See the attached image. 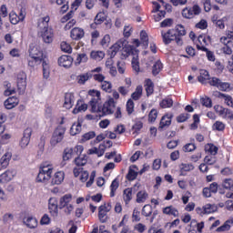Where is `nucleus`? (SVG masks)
I'll use <instances>...</instances> for the list:
<instances>
[{
  "mask_svg": "<svg viewBox=\"0 0 233 233\" xmlns=\"http://www.w3.org/2000/svg\"><path fill=\"white\" fill-rule=\"evenodd\" d=\"M126 110L128 116H131V114L134 113V101L132 99L127 100L126 105Z\"/></svg>",
  "mask_w": 233,
  "mask_h": 233,
  "instance_id": "338daca9",
  "label": "nucleus"
},
{
  "mask_svg": "<svg viewBox=\"0 0 233 233\" xmlns=\"http://www.w3.org/2000/svg\"><path fill=\"white\" fill-rule=\"evenodd\" d=\"M158 114L159 112H157V109H151L148 114V123H156V119H157Z\"/></svg>",
  "mask_w": 233,
  "mask_h": 233,
  "instance_id": "864d4df0",
  "label": "nucleus"
},
{
  "mask_svg": "<svg viewBox=\"0 0 233 233\" xmlns=\"http://www.w3.org/2000/svg\"><path fill=\"white\" fill-rule=\"evenodd\" d=\"M27 63L28 66H31V68H35V66H38V65H41L42 63L43 76L45 79L50 77V65L48 64V60H46L45 53H43V50L39 49V47L32 46L29 47Z\"/></svg>",
  "mask_w": 233,
  "mask_h": 233,
  "instance_id": "f03ea898",
  "label": "nucleus"
},
{
  "mask_svg": "<svg viewBox=\"0 0 233 233\" xmlns=\"http://www.w3.org/2000/svg\"><path fill=\"white\" fill-rule=\"evenodd\" d=\"M119 50H122L121 59H127L129 56H137V49L134 46H125V42L117 41L108 50L110 57H116Z\"/></svg>",
  "mask_w": 233,
  "mask_h": 233,
  "instance_id": "423d86ee",
  "label": "nucleus"
},
{
  "mask_svg": "<svg viewBox=\"0 0 233 233\" xmlns=\"http://www.w3.org/2000/svg\"><path fill=\"white\" fill-rule=\"evenodd\" d=\"M94 137H96V132L89 131L82 136L81 141L85 143L90 141V139H94Z\"/></svg>",
  "mask_w": 233,
  "mask_h": 233,
  "instance_id": "680f3d73",
  "label": "nucleus"
},
{
  "mask_svg": "<svg viewBox=\"0 0 233 233\" xmlns=\"http://www.w3.org/2000/svg\"><path fill=\"white\" fill-rule=\"evenodd\" d=\"M48 208L51 216H57L59 205L57 204V198H51L48 201Z\"/></svg>",
  "mask_w": 233,
  "mask_h": 233,
  "instance_id": "aec40b11",
  "label": "nucleus"
},
{
  "mask_svg": "<svg viewBox=\"0 0 233 233\" xmlns=\"http://www.w3.org/2000/svg\"><path fill=\"white\" fill-rule=\"evenodd\" d=\"M180 170V176H187V172H192L194 170L195 167L192 164H185L182 163L179 167Z\"/></svg>",
  "mask_w": 233,
  "mask_h": 233,
  "instance_id": "2f4dec72",
  "label": "nucleus"
},
{
  "mask_svg": "<svg viewBox=\"0 0 233 233\" xmlns=\"http://www.w3.org/2000/svg\"><path fill=\"white\" fill-rule=\"evenodd\" d=\"M72 201V195L66 194L60 198L59 208H65Z\"/></svg>",
  "mask_w": 233,
  "mask_h": 233,
  "instance_id": "e433bc0d",
  "label": "nucleus"
},
{
  "mask_svg": "<svg viewBox=\"0 0 233 233\" xmlns=\"http://www.w3.org/2000/svg\"><path fill=\"white\" fill-rule=\"evenodd\" d=\"M74 157V149L66 147L63 153V161H69Z\"/></svg>",
  "mask_w": 233,
  "mask_h": 233,
  "instance_id": "8fccbe9b",
  "label": "nucleus"
},
{
  "mask_svg": "<svg viewBox=\"0 0 233 233\" xmlns=\"http://www.w3.org/2000/svg\"><path fill=\"white\" fill-rule=\"evenodd\" d=\"M89 79H92V72L84 73L76 76L78 85H85Z\"/></svg>",
  "mask_w": 233,
  "mask_h": 233,
  "instance_id": "c85d7f7f",
  "label": "nucleus"
},
{
  "mask_svg": "<svg viewBox=\"0 0 233 233\" xmlns=\"http://www.w3.org/2000/svg\"><path fill=\"white\" fill-rule=\"evenodd\" d=\"M123 199L126 203V205H128L130 201H132V188L127 187L123 192Z\"/></svg>",
  "mask_w": 233,
  "mask_h": 233,
  "instance_id": "a19ab883",
  "label": "nucleus"
},
{
  "mask_svg": "<svg viewBox=\"0 0 233 233\" xmlns=\"http://www.w3.org/2000/svg\"><path fill=\"white\" fill-rule=\"evenodd\" d=\"M10 159H12V153L6 152L1 158H0V166L1 168H7L8 165H10Z\"/></svg>",
  "mask_w": 233,
  "mask_h": 233,
  "instance_id": "cd10ccee",
  "label": "nucleus"
},
{
  "mask_svg": "<svg viewBox=\"0 0 233 233\" xmlns=\"http://www.w3.org/2000/svg\"><path fill=\"white\" fill-rule=\"evenodd\" d=\"M163 214L166 216H173V218H179V210H177L174 206H167L163 208Z\"/></svg>",
  "mask_w": 233,
  "mask_h": 233,
  "instance_id": "b1692460",
  "label": "nucleus"
},
{
  "mask_svg": "<svg viewBox=\"0 0 233 233\" xmlns=\"http://www.w3.org/2000/svg\"><path fill=\"white\" fill-rule=\"evenodd\" d=\"M190 119V114L188 113H182L177 116V123H185Z\"/></svg>",
  "mask_w": 233,
  "mask_h": 233,
  "instance_id": "0e129e2a",
  "label": "nucleus"
},
{
  "mask_svg": "<svg viewBox=\"0 0 233 233\" xmlns=\"http://www.w3.org/2000/svg\"><path fill=\"white\" fill-rule=\"evenodd\" d=\"M70 37L73 41H81L85 37V29L81 27H74L70 31Z\"/></svg>",
  "mask_w": 233,
  "mask_h": 233,
  "instance_id": "f3484780",
  "label": "nucleus"
},
{
  "mask_svg": "<svg viewBox=\"0 0 233 233\" xmlns=\"http://www.w3.org/2000/svg\"><path fill=\"white\" fill-rule=\"evenodd\" d=\"M94 21H95L96 25H103V23H105V21H106V15L105 14V12H99L95 16Z\"/></svg>",
  "mask_w": 233,
  "mask_h": 233,
  "instance_id": "37998d69",
  "label": "nucleus"
},
{
  "mask_svg": "<svg viewBox=\"0 0 233 233\" xmlns=\"http://www.w3.org/2000/svg\"><path fill=\"white\" fill-rule=\"evenodd\" d=\"M50 16L46 15L37 21V35L41 37L46 45L54 43V28L50 26Z\"/></svg>",
  "mask_w": 233,
  "mask_h": 233,
  "instance_id": "39448f33",
  "label": "nucleus"
},
{
  "mask_svg": "<svg viewBox=\"0 0 233 233\" xmlns=\"http://www.w3.org/2000/svg\"><path fill=\"white\" fill-rule=\"evenodd\" d=\"M53 170L54 167H52V165L46 163L42 164L39 169V173L36 177L37 183H46L50 181Z\"/></svg>",
  "mask_w": 233,
  "mask_h": 233,
  "instance_id": "0eeeda50",
  "label": "nucleus"
},
{
  "mask_svg": "<svg viewBox=\"0 0 233 233\" xmlns=\"http://www.w3.org/2000/svg\"><path fill=\"white\" fill-rule=\"evenodd\" d=\"M82 126L81 123L73 124L70 128L71 136H77V134H81Z\"/></svg>",
  "mask_w": 233,
  "mask_h": 233,
  "instance_id": "603ef678",
  "label": "nucleus"
},
{
  "mask_svg": "<svg viewBox=\"0 0 233 233\" xmlns=\"http://www.w3.org/2000/svg\"><path fill=\"white\" fill-rule=\"evenodd\" d=\"M110 188V198L116 197V192H117V188H119V178L116 177L109 187Z\"/></svg>",
  "mask_w": 233,
  "mask_h": 233,
  "instance_id": "7c9ffc66",
  "label": "nucleus"
},
{
  "mask_svg": "<svg viewBox=\"0 0 233 233\" xmlns=\"http://www.w3.org/2000/svg\"><path fill=\"white\" fill-rule=\"evenodd\" d=\"M87 109L88 105H86L83 99H78L75 108L73 109V114H79V112H86Z\"/></svg>",
  "mask_w": 233,
  "mask_h": 233,
  "instance_id": "5701e85b",
  "label": "nucleus"
},
{
  "mask_svg": "<svg viewBox=\"0 0 233 233\" xmlns=\"http://www.w3.org/2000/svg\"><path fill=\"white\" fill-rule=\"evenodd\" d=\"M141 96H143V86L139 85L136 87L135 92L132 93L131 98L134 101H139Z\"/></svg>",
  "mask_w": 233,
  "mask_h": 233,
  "instance_id": "473e14b6",
  "label": "nucleus"
},
{
  "mask_svg": "<svg viewBox=\"0 0 233 233\" xmlns=\"http://www.w3.org/2000/svg\"><path fill=\"white\" fill-rule=\"evenodd\" d=\"M187 35V29L185 25L178 24L174 28L167 31H161V37L164 45H170V43H176L177 46H183L185 41L183 37Z\"/></svg>",
  "mask_w": 233,
  "mask_h": 233,
  "instance_id": "7ed1b4c3",
  "label": "nucleus"
},
{
  "mask_svg": "<svg viewBox=\"0 0 233 233\" xmlns=\"http://www.w3.org/2000/svg\"><path fill=\"white\" fill-rule=\"evenodd\" d=\"M233 225V220H227L222 226L217 228V232H228Z\"/></svg>",
  "mask_w": 233,
  "mask_h": 233,
  "instance_id": "c9c22d12",
  "label": "nucleus"
},
{
  "mask_svg": "<svg viewBox=\"0 0 233 233\" xmlns=\"http://www.w3.org/2000/svg\"><path fill=\"white\" fill-rule=\"evenodd\" d=\"M198 83L201 85H209L210 86H215L221 92H230V83L223 82L221 79L216 76L210 77V73L208 70L201 69L200 75L198 76Z\"/></svg>",
  "mask_w": 233,
  "mask_h": 233,
  "instance_id": "20e7f679",
  "label": "nucleus"
},
{
  "mask_svg": "<svg viewBox=\"0 0 233 233\" xmlns=\"http://www.w3.org/2000/svg\"><path fill=\"white\" fill-rule=\"evenodd\" d=\"M106 151V146L105 144H100L97 147H93L87 150L88 156H92L94 154L97 155V157H103L105 156V152Z\"/></svg>",
  "mask_w": 233,
  "mask_h": 233,
  "instance_id": "a211bd4d",
  "label": "nucleus"
},
{
  "mask_svg": "<svg viewBox=\"0 0 233 233\" xmlns=\"http://www.w3.org/2000/svg\"><path fill=\"white\" fill-rule=\"evenodd\" d=\"M101 88L104 92L107 94H112V83L108 81H103L101 84Z\"/></svg>",
  "mask_w": 233,
  "mask_h": 233,
  "instance_id": "5fc2aeb1",
  "label": "nucleus"
},
{
  "mask_svg": "<svg viewBox=\"0 0 233 233\" xmlns=\"http://www.w3.org/2000/svg\"><path fill=\"white\" fill-rule=\"evenodd\" d=\"M4 105L7 110H12L19 105V98L17 96H10L5 102Z\"/></svg>",
  "mask_w": 233,
  "mask_h": 233,
  "instance_id": "412c9836",
  "label": "nucleus"
},
{
  "mask_svg": "<svg viewBox=\"0 0 233 233\" xmlns=\"http://www.w3.org/2000/svg\"><path fill=\"white\" fill-rule=\"evenodd\" d=\"M137 177V172L136 170L129 168L128 173L127 175V179L128 181H134Z\"/></svg>",
  "mask_w": 233,
  "mask_h": 233,
  "instance_id": "774afa93",
  "label": "nucleus"
},
{
  "mask_svg": "<svg viewBox=\"0 0 233 233\" xmlns=\"http://www.w3.org/2000/svg\"><path fill=\"white\" fill-rule=\"evenodd\" d=\"M26 17V13L23 11V9L20 10L19 14H15V11H11L9 13V21L11 25H18V23H23Z\"/></svg>",
  "mask_w": 233,
  "mask_h": 233,
  "instance_id": "9d476101",
  "label": "nucleus"
},
{
  "mask_svg": "<svg viewBox=\"0 0 233 233\" xmlns=\"http://www.w3.org/2000/svg\"><path fill=\"white\" fill-rule=\"evenodd\" d=\"M32 127H27L24 130L23 137L20 140L21 148H26L30 145V139L32 137Z\"/></svg>",
  "mask_w": 233,
  "mask_h": 233,
  "instance_id": "f8f14e48",
  "label": "nucleus"
},
{
  "mask_svg": "<svg viewBox=\"0 0 233 233\" xmlns=\"http://www.w3.org/2000/svg\"><path fill=\"white\" fill-rule=\"evenodd\" d=\"M208 188L212 194H218V190L219 194H225V190H223V189H221V187H219V185L218 184V182L211 183L209 185Z\"/></svg>",
  "mask_w": 233,
  "mask_h": 233,
  "instance_id": "a18cd8bd",
  "label": "nucleus"
},
{
  "mask_svg": "<svg viewBox=\"0 0 233 233\" xmlns=\"http://www.w3.org/2000/svg\"><path fill=\"white\" fill-rule=\"evenodd\" d=\"M153 210L154 209L152 208V206L145 205L142 208V215H144L145 218H150V216H152Z\"/></svg>",
  "mask_w": 233,
  "mask_h": 233,
  "instance_id": "13d9d810",
  "label": "nucleus"
},
{
  "mask_svg": "<svg viewBox=\"0 0 233 233\" xmlns=\"http://www.w3.org/2000/svg\"><path fill=\"white\" fill-rule=\"evenodd\" d=\"M12 179H14V172L10 170H6L0 175V183H10Z\"/></svg>",
  "mask_w": 233,
  "mask_h": 233,
  "instance_id": "a878e982",
  "label": "nucleus"
},
{
  "mask_svg": "<svg viewBox=\"0 0 233 233\" xmlns=\"http://www.w3.org/2000/svg\"><path fill=\"white\" fill-rule=\"evenodd\" d=\"M89 106L91 108V112L96 113L98 112L100 114V117H105L106 116H112L116 110V100L114 98L109 97L102 106L101 105V92L90 89L88 91Z\"/></svg>",
  "mask_w": 233,
  "mask_h": 233,
  "instance_id": "f257e3e1",
  "label": "nucleus"
},
{
  "mask_svg": "<svg viewBox=\"0 0 233 233\" xmlns=\"http://www.w3.org/2000/svg\"><path fill=\"white\" fill-rule=\"evenodd\" d=\"M172 117H174V115L170 113H167L161 117L159 126H158L159 132H161L162 130H165V128H168L170 125H172Z\"/></svg>",
  "mask_w": 233,
  "mask_h": 233,
  "instance_id": "9b49d317",
  "label": "nucleus"
},
{
  "mask_svg": "<svg viewBox=\"0 0 233 233\" xmlns=\"http://www.w3.org/2000/svg\"><path fill=\"white\" fill-rule=\"evenodd\" d=\"M198 148V146H196V139L190 138V142L187 143L183 146L182 150L183 152H194Z\"/></svg>",
  "mask_w": 233,
  "mask_h": 233,
  "instance_id": "c756f323",
  "label": "nucleus"
},
{
  "mask_svg": "<svg viewBox=\"0 0 233 233\" xmlns=\"http://www.w3.org/2000/svg\"><path fill=\"white\" fill-rule=\"evenodd\" d=\"M74 103H76V96L74 93L67 92L64 96V104L63 107L66 108V110H70L72 106H74Z\"/></svg>",
  "mask_w": 233,
  "mask_h": 233,
  "instance_id": "4468645a",
  "label": "nucleus"
},
{
  "mask_svg": "<svg viewBox=\"0 0 233 233\" xmlns=\"http://www.w3.org/2000/svg\"><path fill=\"white\" fill-rule=\"evenodd\" d=\"M154 82L150 78H146L144 81V88L146 90V95L150 97L154 94Z\"/></svg>",
  "mask_w": 233,
  "mask_h": 233,
  "instance_id": "4be33fe9",
  "label": "nucleus"
},
{
  "mask_svg": "<svg viewBox=\"0 0 233 233\" xmlns=\"http://www.w3.org/2000/svg\"><path fill=\"white\" fill-rule=\"evenodd\" d=\"M4 86L5 90L4 91V96H12V94H15V88H12V84L10 82L5 81L4 82Z\"/></svg>",
  "mask_w": 233,
  "mask_h": 233,
  "instance_id": "ea45409f",
  "label": "nucleus"
},
{
  "mask_svg": "<svg viewBox=\"0 0 233 233\" xmlns=\"http://www.w3.org/2000/svg\"><path fill=\"white\" fill-rule=\"evenodd\" d=\"M148 199V193L147 190H140L137 194V203H145Z\"/></svg>",
  "mask_w": 233,
  "mask_h": 233,
  "instance_id": "f704fd0d",
  "label": "nucleus"
},
{
  "mask_svg": "<svg viewBox=\"0 0 233 233\" xmlns=\"http://www.w3.org/2000/svg\"><path fill=\"white\" fill-rule=\"evenodd\" d=\"M225 123L221 121H216L213 124V130H217V132H224L225 131Z\"/></svg>",
  "mask_w": 233,
  "mask_h": 233,
  "instance_id": "052dcab7",
  "label": "nucleus"
},
{
  "mask_svg": "<svg viewBox=\"0 0 233 233\" xmlns=\"http://www.w3.org/2000/svg\"><path fill=\"white\" fill-rule=\"evenodd\" d=\"M24 223L28 227V228H35V227H37V219L34 217H28L24 219Z\"/></svg>",
  "mask_w": 233,
  "mask_h": 233,
  "instance_id": "58836bf2",
  "label": "nucleus"
},
{
  "mask_svg": "<svg viewBox=\"0 0 233 233\" xmlns=\"http://www.w3.org/2000/svg\"><path fill=\"white\" fill-rule=\"evenodd\" d=\"M218 211V206L214 204H206L204 206V214H214Z\"/></svg>",
  "mask_w": 233,
  "mask_h": 233,
  "instance_id": "09e8293b",
  "label": "nucleus"
},
{
  "mask_svg": "<svg viewBox=\"0 0 233 233\" xmlns=\"http://www.w3.org/2000/svg\"><path fill=\"white\" fill-rule=\"evenodd\" d=\"M86 163H87L86 156L77 157L75 158V165H76V167H85Z\"/></svg>",
  "mask_w": 233,
  "mask_h": 233,
  "instance_id": "4d7b16f0",
  "label": "nucleus"
},
{
  "mask_svg": "<svg viewBox=\"0 0 233 233\" xmlns=\"http://www.w3.org/2000/svg\"><path fill=\"white\" fill-rule=\"evenodd\" d=\"M110 41V35H105L100 41V46H102L103 48H108Z\"/></svg>",
  "mask_w": 233,
  "mask_h": 233,
  "instance_id": "6e6d98bb",
  "label": "nucleus"
},
{
  "mask_svg": "<svg viewBox=\"0 0 233 233\" xmlns=\"http://www.w3.org/2000/svg\"><path fill=\"white\" fill-rule=\"evenodd\" d=\"M73 63L74 58L70 56L63 55L58 58L59 66H63L64 68H70Z\"/></svg>",
  "mask_w": 233,
  "mask_h": 233,
  "instance_id": "6ab92c4d",
  "label": "nucleus"
},
{
  "mask_svg": "<svg viewBox=\"0 0 233 233\" xmlns=\"http://www.w3.org/2000/svg\"><path fill=\"white\" fill-rule=\"evenodd\" d=\"M219 116H222L224 119H229V121H233V112L228 108H225L223 106L218 110Z\"/></svg>",
  "mask_w": 233,
  "mask_h": 233,
  "instance_id": "bb28decb",
  "label": "nucleus"
},
{
  "mask_svg": "<svg viewBox=\"0 0 233 233\" xmlns=\"http://www.w3.org/2000/svg\"><path fill=\"white\" fill-rule=\"evenodd\" d=\"M91 59H94L95 61H102V59H105V52L103 51H92L90 54Z\"/></svg>",
  "mask_w": 233,
  "mask_h": 233,
  "instance_id": "4c0bfd02",
  "label": "nucleus"
},
{
  "mask_svg": "<svg viewBox=\"0 0 233 233\" xmlns=\"http://www.w3.org/2000/svg\"><path fill=\"white\" fill-rule=\"evenodd\" d=\"M160 108H172L174 106V100L172 98H164L160 103H159Z\"/></svg>",
  "mask_w": 233,
  "mask_h": 233,
  "instance_id": "c03bdc74",
  "label": "nucleus"
},
{
  "mask_svg": "<svg viewBox=\"0 0 233 233\" xmlns=\"http://www.w3.org/2000/svg\"><path fill=\"white\" fill-rule=\"evenodd\" d=\"M140 42L144 48H148V34L145 30L140 32Z\"/></svg>",
  "mask_w": 233,
  "mask_h": 233,
  "instance_id": "79ce46f5",
  "label": "nucleus"
},
{
  "mask_svg": "<svg viewBox=\"0 0 233 233\" xmlns=\"http://www.w3.org/2000/svg\"><path fill=\"white\" fill-rule=\"evenodd\" d=\"M17 90L18 94H25V90H26V75L22 73L17 76Z\"/></svg>",
  "mask_w": 233,
  "mask_h": 233,
  "instance_id": "dca6fc26",
  "label": "nucleus"
},
{
  "mask_svg": "<svg viewBox=\"0 0 233 233\" xmlns=\"http://www.w3.org/2000/svg\"><path fill=\"white\" fill-rule=\"evenodd\" d=\"M218 97L220 99H224L226 105H228V106H231L233 108V99H232V96H230L228 95H226V94H223L221 92H218Z\"/></svg>",
  "mask_w": 233,
  "mask_h": 233,
  "instance_id": "49530a36",
  "label": "nucleus"
},
{
  "mask_svg": "<svg viewBox=\"0 0 233 233\" xmlns=\"http://www.w3.org/2000/svg\"><path fill=\"white\" fill-rule=\"evenodd\" d=\"M201 14V7L195 5L192 7H186L182 10V15L186 19H194L195 15H199Z\"/></svg>",
  "mask_w": 233,
  "mask_h": 233,
  "instance_id": "1a4fd4ad",
  "label": "nucleus"
},
{
  "mask_svg": "<svg viewBox=\"0 0 233 233\" xmlns=\"http://www.w3.org/2000/svg\"><path fill=\"white\" fill-rule=\"evenodd\" d=\"M65 181V172L57 171L52 177L51 184L52 185H61Z\"/></svg>",
  "mask_w": 233,
  "mask_h": 233,
  "instance_id": "393cba45",
  "label": "nucleus"
},
{
  "mask_svg": "<svg viewBox=\"0 0 233 233\" xmlns=\"http://www.w3.org/2000/svg\"><path fill=\"white\" fill-rule=\"evenodd\" d=\"M66 132V127L63 126H58L55 128L51 139H50V145L51 147H57L59 143L65 139V134Z\"/></svg>",
  "mask_w": 233,
  "mask_h": 233,
  "instance_id": "6e6552de",
  "label": "nucleus"
},
{
  "mask_svg": "<svg viewBox=\"0 0 233 233\" xmlns=\"http://www.w3.org/2000/svg\"><path fill=\"white\" fill-rule=\"evenodd\" d=\"M163 70V63H161L159 60H157L152 67V74L153 76H157L159 75V72Z\"/></svg>",
  "mask_w": 233,
  "mask_h": 233,
  "instance_id": "de8ad7c7",
  "label": "nucleus"
},
{
  "mask_svg": "<svg viewBox=\"0 0 233 233\" xmlns=\"http://www.w3.org/2000/svg\"><path fill=\"white\" fill-rule=\"evenodd\" d=\"M200 103L203 106L207 108H212V99L208 96L201 97Z\"/></svg>",
  "mask_w": 233,
  "mask_h": 233,
  "instance_id": "e2e57ef3",
  "label": "nucleus"
},
{
  "mask_svg": "<svg viewBox=\"0 0 233 233\" xmlns=\"http://www.w3.org/2000/svg\"><path fill=\"white\" fill-rule=\"evenodd\" d=\"M138 54H139V50H137V55H133L134 56L131 61L132 68L135 72H137V74H139L140 72L139 57L137 56Z\"/></svg>",
  "mask_w": 233,
  "mask_h": 233,
  "instance_id": "72a5a7b5",
  "label": "nucleus"
},
{
  "mask_svg": "<svg viewBox=\"0 0 233 233\" xmlns=\"http://www.w3.org/2000/svg\"><path fill=\"white\" fill-rule=\"evenodd\" d=\"M60 48L66 54H72V46L65 41L61 42Z\"/></svg>",
  "mask_w": 233,
  "mask_h": 233,
  "instance_id": "bf43d9fd",
  "label": "nucleus"
},
{
  "mask_svg": "<svg viewBox=\"0 0 233 233\" xmlns=\"http://www.w3.org/2000/svg\"><path fill=\"white\" fill-rule=\"evenodd\" d=\"M198 44H197V50H201L199 48H207V46L212 43V38L210 35L203 34L198 36Z\"/></svg>",
  "mask_w": 233,
  "mask_h": 233,
  "instance_id": "ddd939ff",
  "label": "nucleus"
},
{
  "mask_svg": "<svg viewBox=\"0 0 233 233\" xmlns=\"http://www.w3.org/2000/svg\"><path fill=\"white\" fill-rule=\"evenodd\" d=\"M222 187L226 188V190H230V188H233V180L232 178H226L222 182Z\"/></svg>",
  "mask_w": 233,
  "mask_h": 233,
  "instance_id": "69168bd1",
  "label": "nucleus"
},
{
  "mask_svg": "<svg viewBox=\"0 0 233 233\" xmlns=\"http://www.w3.org/2000/svg\"><path fill=\"white\" fill-rule=\"evenodd\" d=\"M108 212H110V208L106 204L101 205L98 208V219L100 223H106L108 221V216H106Z\"/></svg>",
  "mask_w": 233,
  "mask_h": 233,
  "instance_id": "2eb2a0df",
  "label": "nucleus"
},
{
  "mask_svg": "<svg viewBox=\"0 0 233 233\" xmlns=\"http://www.w3.org/2000/svg\"><path fill=\"white\" fill-rule=\"evenodd\" d=\"M199 49L201 50V52H206L208 60H209L211 62L216 61V55H214V52L208 50V48L204 47V46L199 47Z\"/></svg>",
  "mask_w": 233,
  "mask_h": 233,
  "instance_id": "3c124183",
  "label": "nucleus"
}]
</instances>
